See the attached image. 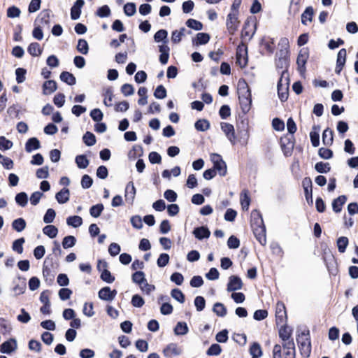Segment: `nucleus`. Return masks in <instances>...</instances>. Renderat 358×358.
<instances>
[{
	"instance_id": "nucleus-1",
	"label": "nucleus",
	"mask_w": 358,
	"mask_h": 358,
	"mask_svg": "<svg viewBox=\"0 0 358 358\" xmlns=\"http://www.w3.org/2000/svg\"><path fill=\"white\" fill-rule=\"evenodd\" d=\"M238 94L242 111L247 113L251 107L252 99L249 87L244 80L238 83Z\"/></svg>"
},
{
	"instance_id": "nucleus-2",
	"label": "nucleus",
	"mask_w": 358,
	"mask_h": 358,
	"mask_svg": "<svg viewBox=\"0 0 358 358\" xmlns=\"http://www.w3.org/2000/svg\"><path fill=\"white\" fill-rule=\"evenodd\" d=\"M289 74L286 71H282L281 77L278 83V93L282 101L288 98Z\"/></svg>"
},
{
	"instance_id": "nucleus-3",
	"label": "nucleus",
	"mask_w": 358,
	"mask_h": 358,
	"mask_svg": "<svg viewBox=\"0 0 358 358\" xmlns=\"http://www.w3.org/2000/svg\"><path fill=\"white\" fill-rule=\"evenodd\" d=\"M298 343L301 354L304 357H309L311 352V344L308 334L302 333L298 338Z\"/></svg>"
},
{
	"instance_id": "nucleus-4",
	"label": "nucleus",
	"mask_w": 358,
	"mask_h": 358,
	"mask_svg": "<svg viewBox=\"0 0 358 358\" xmlns=\"http://www.w3.org/2000/svg\"><path fill=\"white\" fill-rule=\"evenodd\" d=\"M238 13L236 11H231L227 17V28L231 34H234L238 29L239 26V20L238 19Z\"/></svg>"
},
{
	"instance_id": "nucleus-5",
	"label": "nucleus",
	"mask_w": 358,
	"mask_h": 358,
	"mask_svg": "<svg viewBox=\"0 0 358 358\" xmlns=\"http://www.w3.org/2000/svg\"><path fill=\"white\" fill-rule=\"evenodd\" d=\"M116 289H111L109 287L101 288L98 292V296L100 299L106 301H112L117 295Z\"/></svg>"
},
{
	"instance_id": "nucleus-6",
	"label": "nucleus",
	"mask_w": 358,
	"mask_h": 358,
	"mask_svg": "<svg viewBox=\"0 0 358 358\" xmlns=\"http://www.w3.org/2000/svg\"><path fill=\"white\" fill-rule=\"evenodd\" d=\"M220 127L222 131L224 132L227 139L232 145H234L236 143V138L234 126L227 122H222L220 124Z\"/></svg>"
},
{
	"instance_id": "nucleus-7",
	"label": "nucleus",
	"mask_w": 358,
	"mask_h": 358,
	"mask_svg": "<svg viewBox=\"0 0 358 358\" xmlns=\"http://www.w3.org/2000/svg\"><path fill=\"white\" fill-rule=\"evenodd\" d=\"M276 322L278 324H284L286 321V310L285 306L282 302H278L275 308Z\"/></svg>"
},
{
	"instance_id": "nucleus-8",
	"label": "nucleus",
	"mask_w": 358,
	"mask_h": 358,
	"mask_svg": "<svg viewBox=\"0 0 358 358\" xmlns=\"http://www.w3.org/2000/svg\"><path fill=\"white\" fill-rule=\"evenodd\" d=\"M308 59V52L306 49H301L298 55L296 64L298 69L301 73H303L306 70V64Z\"/></svg>"
},
{
	"instance_id": "nucleus-9",
	"label": "nucleus",
	"mask_w": 358,
	"mask_h": 358,
	"mask_svg": "<svg viewBox=\"0 0 358 358\" xmlns=\"http://www.w3.org/2000/svg\"><path fill=\"white\" fill-rule=\"evenodd\" d=\"M17 348V344L16 340L10 338L1 344L0 351L1 353L10 354L16 350Z\"/></svg>"
},
{
	"instance_id": "nucleus-10",
	"label": "nucleus",
	"mask_w": 358,
	"mask_h": 358,
	"mask_svg": "<svg viewBox=\"0 0 358 358\" xmlns=\"http://www.w3.org/2000/svg\"><path fill=\"white\" fill-rule=\"evenodd\" d=\"M136 190L133 182H129L125 188L124 198L127 202L132 205L134 203Z\"/></svg>"
},
{
	"instance_id": "nucleus-11",
	"label": "nucleus",
	"mask_w": 358,
	"mask_h": 358,
	"mask_svg": "<svg viewBox=\"0 0 358 358\" xmlns=\"http://www.w3.org/2000/svg\"><path fill=\"white\" fill-rule=\"evenodd\" d=\"M243 283L240 278L236 275H231L229 278V282L227 285V291L234 292L242 288Z\"/></svg>"
},
{
	"instance_id": "nucleus-12",
	"label": "nucleus",
	"mask_w": 358,
	"mask_h": 358,
	"mask_svg": "<svg viewBox=\"0 0 358 358\" xmlns=\"http://www.w3.org/2000/svg\"><path fill=\"white\" fill-rule=\"evenodd\" d=\"M302 185L305 192V196L308 203H313L312 181L310 178H305L302 181Z\"/></svg>"
},
{
	"instance_id": "nucleus-13",
	"label": "nucleus",
	"mask_w": 358,
	"mask_h": 358,
	"mask_svg": "<svg viewBox=\"0 0 358 358\" xmlns=\"http://www.w3.org/2000/svg\"><path fill=\"white\" fill-rule=\"evenodd\" d=\"M346 50L345 48H342L339 50L338 55H337V60H336V66L335 69V71L336 73H340V72L342 71L346 60Z\"/></svg>"
},
{
	"instance_id": "nucleus-14",
	"label": "nucleus",
	"mask_w": 358,
	"mask_h": 358,
	"mask_svg": "<svg viewBox=\"0 0 358 358\" xmlns=\"http://www.w3.org/2000/svg\"><path fill=\"white\" fill-rule=\"evenodd\" d=\"M85 4L84 0H77L71 8V17L72 20H78L81 14V9Z\"/></svg>"
},
{
	"instance_id": "nucleus-15",
	"label": "nucleus",
	"mask_w": 358,
	"mask_h": 358,
	"mask_svg": "<svg viewBox=\"0 0 358 358\" xmlns=\"http://www.w3.org/2000/svg\"><path fill=\"white\" fill-rule=\"evenodd\" d=\"M292 331L286 326H282L279 330V336L282 339V345L289 342L294 343L293 339L291 338Z\"/></svg>"
},
{
	"instance_id": "nucleus-16",
	"label": "nucleus",
	"mask_w": 358,
	"mask_h": 358,
	"mask_svg": "<svg viewBox=\"0 0 358 358\" xmlns=\"http://www.w3.org/2000/svg\"><path fill=\"white\" fill-rule=\"evenodd\" d=\"M252 231L259 243L261 245H265L266 243L265 226L252 228Z\"/></svg>"
},
{
	"instance_id": "nucleus-17",
	"label": "nucleus",
	"mask_w": 358,
	"mask_h": 358,
	"mask_svg": "<svg viewBox=\"0 0 358 358\" xmlns=\"http://www.w3.org/2000/svg\"><path fill=\"white\" fill-rule=\"evenodd\" d=\"M283 349V358H296L294 343H287L281 346Z\"/></svg>"
},
{
	"instance_id": "nucleus-18",
	"label": "nucleus",
	"mask_w": 358,
	"mask_h": 358,
	"mask_svg": "<svg viewBox=\"0 0 358 358\" xmlns=\"http://www.w3.org/2000/svg\"><path fill=\"white\" fill-rule=\"evenodd\" d=\"M263 225H264V221H263L262 215L259 213V211H258L257 210H252L251 213V227H252V229L255 228V227H261Z\"/></svg>"
},
{
	"instance_id": "nucleus-19",
	"label": "nucleus",
	"mask_w": 358,
	"mask_h": 358,
	"mask_svg": "<svg viewBox=\"0 0 358 358\" xmlns=\"http://www.w3.org/2000/svg\"><path fill=\"white\" fill-rule=\"evenodd\" d=\"M193 234L197 239L202 240L203 238H208L210 236V232L208 228L200 227L194 229Z\"/></svg>"
},
{
	"instance_id": "nucleus-20",
	"label": "nucleus",
	"mask_w": 358,
	"mask_h": 358,
	"mask_svg": "<svg viewBox=\"0 0 358 358\" xmlns=\"http://www.w3.org/2000/svg\"><path fill=\"white\" fill-rule=\"evenodd\" d=\"M240 202L243 210H248L250 203V197L249 192L247 189H243L240 195Z\"/></svg>"
},
{
	"instance_id": "nucleus-21",
	"label": "nucleus",
	"mask_w": 358,
	"mask_h": 358,
	"mask_svg": "<svg viewBox=\"0 0 358 358\" xmlns=\"http://www.w3.org/2000/svg\"><path fill=\"white\" fill-rule=\"evenodd\" d=\"M57 86L55 80L45 81L43 85V93L45 95L50 94L57 90Z\"/></svg>"
},
{
	"instance_id": "nucleus-22",
	"label": "nucleus",
	"mask_w": 358,
	"mask_h": 358,
	"mask_svg": "<svg viewBox=\"0 0 358 358\" xmlns=\"http://www.w3.org/2000/svg\"><path fill=\"white\" fill-rule=\"evenodd\" d=\"M69 196L70 193L69 189L63 188L56 194L55 198L59 203L63 204L69 200Z\"/></svg>"
},
{
	"instance_id": "nucleus-23",
	"label": "nucleus",
	"mask_w": 358,
	"mask_h": 358,
	"mask_svg": "<svg viewBox=\"0 0 358 358\" xmlns=\"http://www.w3.org/2000/svg\"><path fill=\"white\" fill-rule=\"evenodd\" d=\"M210 40V36L206 33H198L193 39V43L197 46L206 44Z\"/></svg>"
},
{
	"instance_id": "nucleus-24",
	"label": "nucleus",
	"mask_w": 358,
	"mask_h": 358,
	"mask_svg": "<svg viewBox=\"0 0 358 358\" xmlns=\"http://www.w3.org/2000/svg\"><path fill=\"white\" fill-rule=\"evenodd\" d=\"M347 201L345 196L342 195L334 199L332 202V208L335 213H339L341 211L342 206L345 204Z\"/></svg>"
},
{
	"instance_id": "nucleus-25",
	"label": "nucleus",
	"mask_w": 358,
	"mask_h": 358,
	"mask_svg": "<svg viewBox=\"0 0 358 358\" xmlns=\"http://www.w3.org/2000/svg\"><path fill=\"white\" fill-rule=\"evenodd\" d=\"M40 146L41 145L39 141L36 138L33 137L27 141L25 145V150L27 152H31L33 150L40 148Z\"/></svg>"
},
{
	"instance_id": "nucleus-26",
	"label": "nucleus",
	"mask_w": 358,
	"mask_h": 358,
	"mask_svg": "<svg viewBox=\"0 0 358 358\" xmlns=\"http://www.w3.org/2000/svg\"><path fill=\"white\" fill-rule=\"evenodd\" d=\"M262 46L268 53H273L275 50V41L274 39L270 37L264 38L262 40Z\"/></svg>"
},
{
	"instance_id": "nucleus-27",
	"label": "nucleus",
	"mask_w": 358,
	"mask_h": 358,
	"mask_svg": "<svg viewBox=\"0 0 358 358\" xmlns=\"http://www.w3.org/2000/svg\"><path fill=\"white\" fill-rule=\"evenodd\" d=\"M50 20V13L47 10L42 11L36 20V24L42 27V26L48 25Z\"/></svg>"
},
{
	"instance_id": "nucleus-28",
	"label": "nucleus",
	"mask_w": 358,
	"mask_h": 358,
	"mask_svg": "<svg viewBox=\"0 0 358 358\" xmlns=\"http://www.w3.org/2000/svg\"><path fill=\"white\" fill-rule=\"evenodd\" d=\"M27 226L26 221L23 218H17L13 221L12 227L17 232H22Z\"/></svg>"
},
{
	"instance_id": "nucleus-29",
	"label": "nucleus",
	"mask_w": 358,
	"mask_h": 358,
	"mask_svg": "<svg viewBox=\"0 0 358 358\" xmlns=\"http://www.w3.org/2000/svg\"><path fill=\"white\" fill-rule=\"evenodd\" d=\"M60 79L69 85H75L76 81L74 76L67 71H64L60 74Z\"/></svg>"
},
{
	"instance_id": "nucleus-30",
	"label": "nucleus",
	"mask_w": 358,
	"mask_h": 358,
	"mask_svg": "<svg viewBox=\"0 0 358 358\" xmlns=\"http://www.w3.org/2000/svg\"><path fill=\"white\" fill-rule=\"evenodd\" d=\"M249 352L252 357H261L263 355L261 345L257 342H254L252 343L249 349Z\"/></svg>"
},
{
	"instance_id": "nucleus-31",
	"label": "nucleus",
	"mask_w": 358,
	"mask_h": 358,
	"mask_svg": "<svg viewBox=\"0 0 358 358\" xmlns=\"http://www.w3.org/2000/svg\"><path fill=\"white\" fill-rule=\"evenodd\" d=\"M27 51L31 55L34 57H38L42 53V49L38 43H31L29 45Z\"/></svg>"
},
{
	"instance_id": "nucleus-32",
	"label": "nucleus",
	"mask_w": 358,
	"mask_h": 358,
	"mask_svg": "<svg viewBox=\"0 0 358 358\" xmlns=\"http://www.w3.org/2000/svg\"><path fill=\"white\" fill-rule=\"evenodd\" d=\"M189 329L185 322H179L177 323L175 329L174 333L176 335H185L188 333Z\"/></svg>"
},
{
	"instance_id": "nucleus-33",
	"label": "nucleus",
	"mask_w": 358,
	"mask_h": 358,
	"mask_svg": "<svg viewBox=\"0 0 358 358\" xmlns=\"http://www.w3.org/2000/svg\"><path fill=\"white\" fill-rule=\"evenodd\" d=\"M66 223L69 226L77 228L82 225L83 219L81 217L77 215L71 216L66 219Z\"/></svg>"
},
{
	"instance_id": "nucleus-34",
	"label": "nucleus",
	"mask_w": 358,
	"mask_h": 358,
	"mask_svg": "<svg viewBox=\"0 0 358 358\" xmlns=\"http://www.w3.org/2000/svg\"><path fill=\"white\" fill-rule=\"evenodd\" d=\"M165 354L179 355L182 353V349L175 343L169 344L164 350Z\"/></svg>"
},
{
	"instance_id": "nucleus-35",
	"label": "nucleus",
	"mask_w": 358,
	"mask_h": 358,
	"mask_svg": "<svg viewBox=\"0 0 358 358\" xmlns=\"http://www.w3.org/2000/svg\"><path fill=\"white\" fill-rule=\"evenodd\" d=\"M278 47L281 55H287L289 48V41L287 38H281L278 43Z\"/></svg>"
},
{
	"instance_id": "nucleus-36",
	"label": "nucleus",
	"mask_w": 358,
	"mask_h": 358,
	"mask_svg": "<svg viewBox=\"0 0 358 358\" xmlns=\"http://www.w3.org/2000/svg\"><path fill=\"white\" fill-rule=\"evenodd\" d=\"M313 15V10L311 7H308L301 15V22L303 24H307V22L312 21Z\"/></svg>"
},
{
	"instance_id": "nucleus-37",
	"label": "nucleus",
	"mask_w": 358,
	"mask_h": 358,
	"mask_svg": "<svg viewBox=\"0 0 358 358\" xmlns=\"http://www.w3.org/2000/svg\"><path fill=\"white\" fill-rule=\"evenodd\" d=\"M43 232L48 237L53 238L57 236L58 229L54 225H47L43 229Z\"/></svg>"
},
{
	"instance_id": "nucleus-38",
	"label": "nucleus",
	"mask_w": 358,
	"mask_h": 358,
	"mask_svg": "<svg viewBox=\"0 0 358 358\" xmlns=\"http://www.w3.org/2000/svg\"><path fill=\"white\" fill-rule=\"evenodd\" d=\"M180 174V168L179 166H175L173 169H172L171 171L169 170H164L162 176L164 178L170 179L171 175H173L174 177H177Z\"/></svg>"
},
{
	"instance_id": "nucleus-39",
	"label": "nucleus",
	"mask_w": 358,
	"mask_h": 358,
	"mask_svg": "<svg viewBox=\"0 0 358 358\" xmlns=\"http://www.w3.org/2000/svg\"><path fill=\"white\" fill-rule=\"evenodd\" d=\"M348 238L345 236H341L338 238L336 241V245L338 247V250L341 253L345 252L346 248L348 245Z\"/></svg>"
},
{
	"instance_id": "nucleus-40",
	"label": "nucleus",
	"mask_w": 358,
	"mask_h": 358,
	"mask_svg": "<svg viewBox=\"0 0 358 358\" xmlns=\"http://www.w3.org/2000/svg\"><path fill=\"white\" fill-rule=\"evenodd\" d=\"M12 330L10 322L3 318L0 317V332L2 334H9Z\"/></svg>"
},
{
	"instance_id": "nucleus-41",
	"label": "nucleus",
	"mask_w": 358,
	"mask_h": 358,
	"mask_svg": "<svg viewBox=\"0 0 358 358\" xmlns=\"http://www.w3.org/2000/svg\"><path fill=\"white\" fill-rule=\"evenodd\" d=\"M195 128L198 131H205L210 128V122L205 119H201L195 122Z\"/></svg>"
},
{
	"instance_id": "nucleus-42",
	"label": "nucleus",
	"mask_w": 358,
	"mask_h": 358,
	"mask_svg": "<svg viewBox=\"0 0 358 358\" xmlns=\"http://www.w3.org/2000/svg\"><path fill=\"white\" fill-rule=\"evenodd\" d=\"M281 148H282V150L284 155L286 157L290 156L292 153V150L294 148V143L289 141H288L287 143H285V142H283L282 141H281Z\"/></svg>"
},
{
	"instance_id": "nucleus-43",
	"label": "nucleus",
	"mask_w": 358,
	"mask_h": 358,
	"mask_svg": "<svg viewBox=\"0 0 358 358\" xmlns=\"http://www.w3.org/2000/svg\"><path fill=\"white\" fill-rule=\"evenodd\" d=\"M103 208V205L101 203L92 206L90 209V213L91 216L96 218L101 215Z\"/></svg>"
},
{
	"instance_id": "nucleus-44",
	"label": "nucleus",
	"mask_w": 358,
	"mask_h": 358,
	"mask_svg": "<svg viewBox=\"0 0 358 358\" xmlns=\"http://www.w3.org/2000/svg\"><path fill=\"white\" fill-rule=\"evenodd\" d=\"M77 50L83 55H87L89 51V45L86 40L79 39L77 45Z\"/></svg>"
},
{
	"instance_id": "nucleus-45",
	"label": "nucleus",
	"mask_w": 358,
	"mask_h": 358,
	"mask_svg": "<svg viewBox=\"0 0 358 358\" xmlns=\"http://www.w3.org/2000/svg\"><path fill=\"white\" fill-rule=\"evenodd\" d=\"M315 169L318 173H326L330 171L331 166L329 163L320 162L315 164Z\"/></svg>"
},
{
	"instance_id": "nucleus-46",
	"label": "nucleus",
	"mask_w": 358,
	"mask_h": 358,
	"mask_svg": "<svg viewBox=\"0 0 358 358\" xmlns=\"http://www.w3.org/2000/svg\"><path fill=\"white\" fill-rule=\"evenodd\" d=\"M76 163L79 169H85L89 165V160L83 155H78L76 157Z\"/></svg>"
},
{
	"instance_id": "nucleus-47",
	"label": "nucleus",
	"mask_w": 358,
	"mask_h": 358,
	"mask_svg": "<svg viewBox=\"0 0 358 358\" xmlns=\"http://www.w3.org/2000/svg\"><path fill=\"white\" fill-rule=\"evenodd\" d=\"M16 203L22 207H24L28 202L27 194L25 192H20L15 196Z\"/></svg>"
},
{
	"instance_id": "nucleus-48",
	"label": "nucleus",
	"mask_w": 358,
	"mask_h": 358,
	"mask_svg": "<svg viewBox=\"0 0 358 358\" xmlns=\"http://www.w3.org/2000/svg\"><path fill=\"white\" fill-rule=\"evenodd\" d=\"M76 239L73 236H65L62 241V246L64 249L70 248L76 245Z\"/></svg>"
},
{
	"instance_id": "nucleus-49",
	"label": "nucleus",
	"mask_w": 358,
	"mask_h": 358,
	"mask_svg": "<svg viewBox=\"0 0 358 358\" xmlns=\"http://www.w3.org/2000/svg\"><path fill=\"white\" fill-rule=\"evenodd\" d=\"M214 313L220 317H224L227 314L225 306L221 303H216L213 306Z\"/></svg>"
},
{
	"instance_id": "nucleus-50",
	"label": "nucleus",
	"mask_w": 358,
	"mask_h": 358,
	"mask_svg": "<svg viewBox=\"0 0 358 358\" xmlns=\"http://www.w3.org/2000/svg\"><path fill=\"white\" fill-rule=\"evenodd\" d=\"M110 9L107 5L99 8L96 12V15L99 17H107L110 15Z\"/></svg>"
},
{
	"instance_id": "nucleus-51",
	"label": "nucleus",
	"mask_w": 358,
	"mask_h": 358,
	"mask_svg": "<svg viewBox=\"0 0 358 358\" xmlns=\"http://www.w3.org/2000/svg\"><path fill=\"white\" fill-rule=\"evenodd\" d=\"M213 166L218 171L220 176H224L227 174V165L223 159L215 164Z\"/></svg>"
},
{
	"instance_id": "nucleus-52",
	"label": "nucleus",
	"mask_w": 358,
	"mask_h": 358,
	"mask_svg": "<svg viewBox=\"0 0 358 358\" xmlns=\"http://www.w3.org/2000/svg\"><path fill=\"white\" fill-rule=\"evenodd\" d=\"M25 242L24 238H20L15 240L13 243L12 248L14 251L17 252L19 254H22L23 252V243Z\"/></svg>"
},
{
	"instance_id": "nucleus-53",
	"label": "nucleus",
	"mask_w": 358,
	"mask_h": 358,
	"mask_svg": "<svg viewBox=\"0 0 358 358\" xmlns=\"http://www.w3.org/2000/svg\"><path fill=\"white\" fill-rule=\"evenodd\" d=\"M322 140L325 145H331L333 142V131L326 129L322 134Z\"/></svg>"
},
{
	"instance_id": "nucleus-54",
	"label": "nucleus",
	"mask_w": 358,
	"mask_h": 358,
	"mask_svg": "<svg viewBox=\"0 0 358 358\" xmlns=\"http://www.w3.org/2000/svg\"><path fill=\"white\" fill-rule=\"evenodd\" d=\"M84 143L87 146L94 145L96 143L95 136L91 132H86L83 137Z\"/></svg>"
},
{
	"instance_id": "nucleus-55",
	"label": "nucleus",
	"mask_w": 358,
	"mask_h": 358,
	"mask_svg": "<svg viewBox=\"0 0 358 358\" xmlns=\"http://www.w3.org/2000/svg\"><path fill=\"white\" fill-rule=\"evenodd\" d=\"M186 25L194 30L199 31L203 29V24L199 21L194 19H189L186 22Z\"/></svg>"
},
{
	"instance_id": "nucleus-56",
	"label": "nucleus",
	"mask_w": 358,
	"mask_h": 358,
	"mask_svg": "<svg viewBox=\"0 0 358 358\" xmlns=\"http://www.w3.org/2000/svg\"><path fill=\"white\" fill-rule=\"evenodd\" d=\"M168 32L165 29H160L157 31L154 36V40L155 42L159 43L161 41H164L166 43L165 41L167 38Z\"/></svg>"
},
{
	"instance_id": "nucleus-57",
	"label": "nucleus",
	"mask_w": 358,
	"mask_h": 358,
	"mask_svg": "<svg viewBox=\"0 0 358 358\" xmlns=\"http://www.w3.org/2000/svg\"><path fill=\"white\" fill-rule=\"evenodd\" d=\"M136 12V4L134 3H127L124 6V13L127 16H132Z\"/></svg>"
},
{
	"instance_id": "nucleus-58",
	"label": "nucleus",
	"mask_w": 358,
	"mask_h": 358,
	"mask_svg": "<svg viewBox=\"0 0 358 358\" xmlns=\"http://www.w3.org/2000/svg\"><path fill=\"white\" fill-rule=\"evenodd\" d=\"M139 287L141 291L146 293L147 294H150L155 289V287L153 285L149 284L146 279L144 280L142 284L139 285Z\"/></svg>"
},
{
	"instance_id": "nucleus-59",
	"label": "nucleus",
	"mask_w": 358,
	"mask_h": 358,
	"mask_svg": "<svg viewBox=\"0 0 358 358\" xmlns=\"http://www.w3.org/2000/svg\"><path fill=\"white\" fill-rule=\"evenodd\" d=\"M101 278L107 283H112L115 280V277L112 275L111 273L107 268H104L101 272Z\"/></svg>"
},
{
	"instance_id": "nucleus-60",
	"label": "nucleus",
	"mask_w": 358,
	"mask_h": 358,
	"mask_svg": "<svg viewBox=\"0 0 358 358\" xmlns=\"http://www.w3.org/2000/svg\"><path fill=\"white\" fill-rule=\"evenodd\" d=\"M103 96H104L103 104L106 106H111L112 101H113V90L110 88L107 89L106 90Z\"/></svg>"
},
{
	"instance_id": "nucleus-61",
	"label": "nucleus",
	"mask_w": 358,
	"mask_h": 358,
	"mask_svg": "<svg viewBox=\"0 0 358 358\" xmlns=\"http://www.w3.org/2000/svg\"><path fill=\"white\" fill-rule=\"evenodd\" d=\"M55 211L52 208L48 209L43 217V222L46 224L52 223L55 217Z\"/></svg>"
},
{
	"instance_id": "nucleus-62",
	"label": "nucleus",
	"mask_w": 358,
	"mask_h": 358,
	"mask_svg": "<svg viewBox=\"0 0 358 358\" xmlns=\"http://www.w3.org/2000/svg\"><path fill=\"white\" fill-rule=\"evenodd\" d=\"M90 117L94 122H99L102 120L103 115L100 109L95 108L91 110Z\"/></svg>"
},
{
	"instance_id": "nucleus-63",
	"label": "nucleus",
	"mask_w": 358,
	"mask_h": 358,
	"mask_svg": "<svg viewBox=\"0 0 358 358\" xmlns=\"http://www.w3.org/2000/svg\"><path fill=\"white\" fill-rule=\"evenodd\" d=\"M171 296L180 302V303H183L185 301V295L183 293L178 289H173L171 291Z\"/></svg>"
},
{
	"instance_id": "nucleus-64",
	"label": "nucleus",
	"mask_w": 358,
	"mask_h": 358,
	"mask_svg": "<svg viewBox=\"0 0 358 358\" xmlns=\"http://www.w3.org/2000/svg\"><path fill=\"white\" fill-rule=\"evenodd\" d=\"M169 262V256L166 253H162L157 260V264L159 267H164Z\"/></svg>"
}]
</instances>
